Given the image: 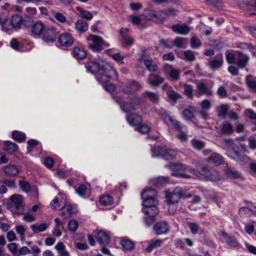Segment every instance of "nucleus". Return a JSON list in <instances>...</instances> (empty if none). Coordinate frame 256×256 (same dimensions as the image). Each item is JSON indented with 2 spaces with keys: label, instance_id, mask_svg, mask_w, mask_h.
<instances>
[{
  "label": "nucleus",
  "instance_id": "7ed1b4c3",
  "mask_svg": "<svg viewBox=\"0 0 256 256\" xmlns=\"http://www.w3.org/2000/svg\"><path fill=\"white\" fill-rule=\"evenodd\" d=\"M10 202L7 203V208L12 212L18 214L24 213V208L22 206V196L20 194H14L10 198Z\"/></svg>",
  "mask_w": 256,
  "mask_h": 256
},
{
  "label": "nucleus",
  "instance_id": "f8f14e48",
  "mask_svg": "<svg viewBox=\"0 0 256 256\" xmlns=\"http://www.w3.org/2000/svg\"><path fill=\"white\" fill-rule=\"evenodd\" d=\"M250 60L248 56L241 52H238V56L236 60V66L238 68H244L248 64Z\"/></svg>",
  "mask_w": 256,
  "mask_h": 256
},
{
  "label": "nucleus",
  "instance_id": "f257e3e1",
  "mask_svg": "<svg viewBox=\"0 0 256 256\" xmlns=\"http://www.w3.org/2000/svg\"><path fill=\"white\" fill-rule=\"evenodd\" d=\"M183 190L180 188H176L172 192H166V202L168 206L170 214H174L178 208V204L183 196Z\"/></svg>",
  "mask_w": 256,
  "mask_h": 256
},
{
  "label": "nucleus",
  "instance_id": "09e8293b",
  "mask_svg": "<svg viewBox=\"0 0 256 256\" xmlns=\"http://www.w3.org/2000/svg\"><path fill=\"white\" fill-rule=\"evenodd\" d=\"M100 203L104 206H111L114 203L113 198L110 196H102L100 200Z\"/></svg>",
  "mask_w": 256,
  "mask_h": 256
},
{
  "label": "nucleus",
  "instance_id": "ddd939ff",
  "mask_svg": "<svg viewBox=\"0 0 256 256\" xmlns=\"http://www.w3.org/2000/svg\"><path fill=\"white\" fill-rule=\"evenodd\" d=\"M66 195L60 194L58 196L56 197L50 202V206L51 208L56 210L57 208H60L66 205Z\"/></svg>",
  "mask_w": 256,
  "mask_h": 256
},
{
  "label": "nucleus",
  "instance_id": "5fc2aeb1",
  "mask_svg": "<svg viewBox=\"0 0 256 256\" xmlns=\"http://www.w3.org/2000/svg\"><path fill=\"white\" fill-rule=\"evenodd\" d=\"M164 150V148L159 146H154L152 149V156L155 157H162Z\"/></svg>",
  "mask_w": 256,
  "mask_h": 256
},
{
  "label": "nucleus",
  "instance_id": "c9c22d12",
  "mask_svg": "<svg viewBox=\"0 0 256 256\" xmlns=\"http://www.w3.org/2000/svg\"><path fill=\"white\" fill-rule=\"evenodd\" d=\"M176 152L174 150L164 148L162 158L165 160H172L176 156Z\"/></svg>",
  "mask_w": 256,
  "mask_h": 256
},
{
  "label": "nucleus",
  "instance_id": "8fccbe9b",
  "mask_svg": "<svg viewBox=\"0 0 256 256\" xmlns=\"http://www.w3.org/2000/svg\"><path fill=\"white\" fill-rule=\"evenodd\" d=\"M194 107H190L183 110L182 114L184 118L186 120H190L194 118L193 111L194 110Z\"/></svg>",
  "mask_w": 256,
  "mask_h": 256
},
{
  "label": "nucleus",
  "instance_id": "864d4df0",
  "mask_svg": "<svg viewBox=\"0 0 256 256\" xmlns=\"http://www.w3.org/2000/svg\"><path fill=\"white\" fill-rule=\"evenodd\" d=\"M15 230L18 234L20 236V240L22 241L24 240L25 237V233L26 232V228L22 224L16 225Z\"/></svg>",
  "mask_w": 256,
  "mask_h": 256
},
{
  "label": "nucleus",
  "instance_id": "3c124183",
  "mask_svg": "<svg viewBox=\"0 0 256 256\" xmlns=\"http://www.w3.org/2000/svg\"><path fill=\"white\" fill-rule=\"evenodd\" d=\"M239 214L240 217L246 218L251 216L253 214V211L248 207L244 206L240 209Z\"/></svg>",
  "mask_w": 256,
  "mask_h": 256
},
{
  "label": "nucleus",
  "instance_id": "4be33fe9",
  "mask_svg": "<svg viewBox=\"0 0 256 256\" xmlns=\"http://www.w3.org/2000/svg\"><path fill=\"white\" fill-rule=\"evenodd\" d=\"M96 241L103 245H107L110 242L108 235L105 232L100 230L97 233L96 237Z\"/></svg>",
  "mask_w": 256,
  "mask_h": 256
},
{
  "label": "nucleus",
  "instance_id": "f3484780",
  "mask_svg": "<svg viewBox=\"0 0 256 256\" xmlns=\"http://www.w3.org/2000/svg\"><path fill=\"white\" fill-rule=\"evenodd\" d=\"M164 70L166 74L168 76L173 80H176L179 78L180 70L173 68L171 65L166 64Z\"/></svg>",
  "mask_w": 256,
  "mask_h": 256
},
{
  "label": "nucleus",
  "instance_id": "473e14b6",
  "mask_svg": "<svg viewBox=\"0 0 256 256\" xmlns=\"http://www.w3.org/2000/svg\"><path fill=\"white\" fill-rule=\"evenodd\" d=\"M157 193V191L156 189L150 188L142 191L141 194V197L142 198H156Z\"/></svg>",
  "mask_w": 256,
  "mask_h": 256
},
{
  "label": "nucleus",
  "instance_id": "dca6fc26",
  "mask_svg": "<svg viewBox=\"0 0 256 256\" xmlns=\"http://www.w3.org/2000/svg\"><path fill=\"white\" fill-rule=\"evenodd\" d=\"M238 6L240 8H254L256 10V0H237ZM256 15V12H252L250 16Z\"/></svg>",
  "mask_w": 256,
  "mask_h": 256
},
{
  "label": "nucleus",
  "instance_id": "412c9836",
  "mask_svg": "<svg viewBox=\"0 0 256 256\" xmlns=\"http://www.w3.org/2000/svg\"><path fill=\"white\" fill-rule=\"evenodd\" d=\"M176 15V11L172 8L164 10L154 14V16L155 18H158L160 17H162L161 20H164L168 16H174Z\"/></svg>",
  "mask_w": 256,
  "mask_h": 256
},
{
  "label": "nucleus",
  "instance_id": "c03bdc74",
  "mask_svg": "<svg viewBox=\"0 0 256 256\" xmlns=\"http://www.w3.org/2000/svg\"><path fill=\"white\" fill-rule=\"evenodd\" d=\"M10 20L14 28H19L22 24V18L18 14L13 16L10 18Z\"/></svg>",
  "mask_w": 256,
  "mask_h": 256
},
{
  "label": "nucleus",
  "instance_id": "a18cd8bd",
  "mask_svg": "<svg viewBox=\"0 0 256 256\" xmlns=\"http://www.w3.org/2000/svg\"><path fill=\"white\" fill-rule=\"evenodd\" d=\"M4 148L8 152L12 153L17 150L18 146L16 143L7 141L4 144Z\"/></svg>",
  "mask_w": 256,
  "mask_h": 256
},
{
  "label": "nucleus",
  "instance_id": "a19ab883",
  "mask_svg": "<svg viewBox=\"0 0 256 256\" xmlns=\"http://www.w3.org/2000/svg\"><path fill=\"white\" fill-rule=\"evenodd\" d=\"M226 243L232 248H236L237 249L241 248L240 244L234 236H228L226 238Z\"/></svg>",
  "mask_w": 256,
  "mask_h": 256
},
{
  "label": "nucleus",
  "instance_id": "69168bd1",
  "mask_svg": "<svg viewBox=\"0 0 256 256\" xmlns=\"http://www.w3.org/2000/svg\"><path fill=\"white\" fill-rule=\"evenodd\" d=\"M28 144V151L30 153L33 149L38 145V142L36 140L31 139L27 141Z\"/></svg>",
  "mask_w": 256,
  "mask_h": 256
},
{
  "label": "nucleus",
  "instance_id": "de8ad7c7",
  "mask_svg": "<svg viewBox=\"0 0 256 256\" xmlns=\"http://www.w3.org/2000/svg\"><path fill=\"white\" fill-rule=\"evenodd\" d=\"M144 96L148 97L153 104L158 103L159 97L156 93L146 91L144 94Z\"/></svg>",
  "mask_w": 256,
  "mask_h": 256
},
{
  "label": "nucleus",
  "instance_id": "e2e57ef3",
  "mask_svg": "<svg viewBox=\"0 0 256 256\" xmlns=\"http://www.w3.org/2000/svg\"><path fill=\"white\" fill-rule=\"evenodd\" d=\"M19 185L20 188L24 192H28L31 189L30 185L28 182L20 180Z\"/></svg>",
  "mask_w": 256,
  "mask_h": 256
},
{
  "label": "nucleus",
  "instance_id": "9b49d317",
  "mask_svg": "<svg viewBox=\"0 0 256 256\" xmlns=\"http://www.w3.org/2000/svg\"><path fill=\"white\" fill-rule=\"evenodd\" d=\"M208 66L212 70H218L223 64V56L221 54H218L215 57L208 60Z\"/></svg>",
  "mask_w": 256,
  "mask_h": 256
},
{
  "label": "nucleus",
  "instance_id": "0e129e2a",
  "mask_svg": "<svg viewBox=\"0 0 256 256\" xmlns=\"http://www.w3.org/2000/svg\"><path fill=\"white\" fill-rule=\"evenodd\" d=\"M191 143L194 148L197 150H201L204 146V143L202 141L198 140L194 138L192 140Z\"/></svg>",
  "mask_w": 256,
  "mask_h": 256
},
{
  "label": "nucleus",
  "instance_id": "2f4dec72",
  "mask_svg": "<svg viewBox=\"0 0 256 256\" xmlns=\"http://www.w3.org/2000/svg\"><path fill=\"white\" fill-rule=\"evenodd\" d=\"M120 244L122 247V248L126 251L131 252L135 248V244L132 240L127 239V238H123L120 241Z\"/></svg>",
  "mask_w": 256,
  "mask_h": 256
},
{
  "label": "nucleus",
  "instance_id": "4d7b16f0",
  "mask_svg": "<svg viewBox=\"0 0 256 256\" xmlns=\"http://www.w3.org/2000/svg\"><path fill=\"white\" fill-rule=\"evenodd\" d=\"M190 44L191 48L194 49L198 48L202 44L200 40L196 36H192L191 38Z\"/></svg>",
  "mask_w": 256,
  "mask_h": 256
},
{
  "label": "nucleus",
  "instance_id": "72a5a7b5",
  "mask_svg": "<svg viewBox=\"0 0 256 256\" xmlns=\"http://www.w3.org/2000/svg\"><path fill=\"white\" fill-rule=\"evenodd\" d=\"M210 160L216 166L221 165L224 162V158L216 152L212 154L210 157Z\"/></svg>",
  "mask_w": 256,
  "mask_h": 256
},
{
  "label": "nucleus",
  "instance_id": "39448f33",
  "mask_svg": "<svg viewBox=\"0 0 256 256\" xmlns=\"http://www.w3.org/2000/svg\"><path fill=\"white\" fill-rule=\"evenodd\" d=\"M166 166L172 170V175L173 176L184 178H190L192 177V176L182 172L186 169V166L181 163H170L168 165H166Z\"/></svg>",
  "mask_w": 256,
  "mask_h": 256
},
{
  "label": "nucleus",
  "instance_id": "4c0bfd02",
  "mask_svg": "<svg viewBox=\"0 0 256 256\" xmlns=\"http://www.w3.org/2000/svg\"><path fill=\"white\" fill-rule=\"evenodd\" d=\"M186 224L192 234H197L200 230V224L194 222L188 221Z\"/></svg>",
  "mask_w": 256,
  "mask_h": 256
},
{
  "label": "nucleus",
  "instance_id": "f03ea898",
  "mask_svg": "<svg viewBox=\"0 0 256 256\" xmlns=\"http://www.w3.org/2000/svg\"><path fill=\"white\" fill-rule=\"evenodd\" d=\"M224 148L227 150L228 156L238 162H246L248 158L246 154H242L238 150V148L232 140H225Z\"/></svg>",
  "mask_w": 256,
  "mask_h": 256
},
{
  "label": "nucleus",
  "instance_id": "f704fd0d",
  "mask_svg": "<svg viewBox=\"0 0 256 256\" xmlns=\"http://www.w3.org/2000/svg\"><path fill=\"white\" fill-rule=\"evenodd\" d=\"M75 28L77 31L80 32H85L88 28L87 22L82 20H78L75 23Z\"/></svg>",
  "mask_w": 256,
  "mask_h": 256
},
{
  "label": "nucleus",
  "instance_id": "49530a36",
  "mask_svg": "<svg viewBox=\"0 0 256 256\" xmlns=\"http://www.w3.org/2000/svg\"><path fill=\"white\" fill-rule=\"evenodd\" d=\"M2 31L6 32L12 30L14 28L10 19H5L2 22Z\"/></svg>",
  "mask_w": 256,
  "mask_h": 256
},
{
  "label": "nucleus",
  "instance_id": "338daca9",
  "mask_svg": "<svg viewBox=\"0 0 256 256\" xmlns=\"http://www.w3.org/2000/svg\"><path fill=\"white\" fill-rule=\"evenodd\" d=\"M186 130L177 131L178 133L176 135V136L182 142H186L188 139V136L186 133Z\"/></svg>",
  "mask_w": 256,
  "mask_h": 256
},
{
  "label": "nucleus",
  "instance_id": "b1692460",
  "mask_svg": "<svg viewBox=\"0 0 256 256\" xmlns=\"http://www.w3.org/2000/svg\"><path fill=\"white\" fill-rule=\"evenodd\" d=\"M126 120L132 126H139L142 122V118L136 113L129 114Z\"/></svg>",
  "mask_w": 256,
  "mask_h": 256
},
{
  "label": "nucleus",
  "instance_id": "bf43d9fd",
  "mask_svg": "<svg viewBox=\"0 0 256 256\" xmlns=\"http://www.w3.org/2000/svg\"><path fill=\"white\" fill-rule=\"evenodd\" d=\"M228 107L226 104H222L220 106L218 110V116L219 117H222L223 118H225L226 114L228 113Z\"/></svg>",
  "mask_w": 256,
  "mask_h": 256
},
{
  "label": "nucleus",
  "instance_id": "58836bf2",
  "mask_svg": "<svg viewBox=\"0 0 256 256\" xmlns=\"http://www.w3.org/2000/svg\"><path fill=\"white\" fill-rule=\"evenodd\" d=\"M174 45L176 48H185L187 46L186 39L181 37H176L173 42Z\"/></svg>",
  "mask_w": 256,
  "mask_h": 256
},
{
  "label": "nucleus",
  "instance_id": "37998d69",
  "mask_svg": "<svg viewBox=\"0 0 256 256\" xmlns=\"http://www.w3.org/2000/svg\"><path fill=\"white\" fill-rule=\"evenodd\" d=\"M12 138L19 142H22L25 141L26 139V134L21 132L18 130H14L12 132Z\"/></svg>",
  "mask_w": 256,
  "mask_h": 256
},
{
  "label": "nucleus",
  "instance_id": "9d476101",
  "mask_svg": "<svg viewBox=\"0 0 256 256\" xmlns=\"http://www.w3.org/2000/svg\"><path fill=\"white\" fill-rule=\"evenodd\" d=\"M158 200L152 201V206L144 207L143 209L144 213L148 217L154 218L159 212V210L156 207Z\"/></svg>",
  "mask_w": 256,
  "mask_h": 256
},
{
  "label": "nucleus",
  "instance_id": "423d86ee",
  "mask_svg": "<svg viewBox=\"0 0 256 256\" xmlns=\"http://www.w3.org/2000/svg\"><path fill=\"white\" fill-rule=\"evenodd\" d=\"M74 38L72 34L67 32L61 34L58 38V44L60 48L70 47L73 44Z\"/></svg>",
  "mask_w": 256,
  "mask_h": 256
},
{
  "label": "nucleus",
  "instance_id": "393cba45",
  "mask_svg": "<svg viewBox=\"0 0 256 256\" xmlns=\"http://www.w3.org/2000/svg\"><path fill=\"white\" fill-rule=\"evenodd\" d=\"M76 193L82 198H88L90 194V191L88 186L84 184H80L76 189Z\"/></svg>",
  "mask_w": 256,
  "mask_h": 256
},
{
  "label": "nucleus",
  "instance_id": "774afa93",
  "mask_svg": "<svg viewBox=\"0 0 256 256\" xmlns=\"http://www.w3.org/2000/svg\"><path fill=\"white\" fill-rule=\"evenodd\" d=\"M138 126V130L142 134H147L150 130V128L146 124H141Z\"/></svg>",
  "mask_w": 256,
  "mask_h": 256
},
{
  "label": "nucleus",
  "instance_id": "cd10ccee",
  "mask_svg": "<svg viewBox=\"0 0 256 256\" xmlns=\"http://www.w3.org/2000/svg\"><path fill=\"white\" fill-rule=\"evenodd\" d=\"M4 172L6 175L8 176H16L19 172L18 168L13 164H8L4 168Z\"/></svg>",
  "mask_w": 256,
  "mask_h": 256
},
{
  "label": "nucleus",
  "instance_id": "79ce46f5",
  "mask_svg": "<svg viewBox=\"0 0 256 256\" xmlns=\"http://www.w3.org/2000/svg\"><path fill=\"white\" fill-rule=\"evenodd\" d=\"M48 228V226L46 224H32L30 226V228L35 234H38L40 232H42L46 230Z\"/></svg>",
  "mask_w": 256,
  "mask_h": 256
},
{
  "label": "nucleus",
  "instance_id": "a878e982",
  "mask_svg": "<svg viewBox=\"0 0 256 256\" xmlns=\"http://www.w3.org/2000/svg\"><path fill=\"white\" fill-rule=\"evenodd\" d=\"M140 60L143 62L146 68L150 72H156L158 68L156 63L151 58L142 57Z\"/></svg>",
  "mask_w": 256,
  "mask_h": 256
},
{
  "label": "nucleus",
  "instance_id": "6e6d98bb",
  "mask_svg": "<svg viewBox=\"0 0 256 256\" xmlns=\"http://www.w3.org/2000/svg\"><path fill=\"white\" fill-rule=\"evenodd\" d=\"M120 108L125 112H130L135 110L134 105L131 102H126L123 104H120Z\"/></svg>",
  "mask_w": 256,
  "mask_h": 256
},
{
  "label": "nucleus",
  "instance_id": "a211bd4d",
  "mask_svg": "<svg viewBox=\"0 0 256 256\" xmlns=\"http://www.w3.org/2000/svg\"><path fill=\"white\" fill-rule=\"evenodd\" d=\"M234 132L233 127L232 125L228 122H223L220 126V130L218 133L220 135L229 136Z\"/></svg>",
  "mask_w": 256,
  "mask_h": 256
},
{
  "label": "nucleus",
  "instance_id": "6e6552de",
  "mask_svg": "<svg viewBox=\"0 0 256 256\" xmlns=\"http://www.w3.org/2000/svg\"><path fill=\"white\" fill-rule=\"evenodd\" d=\"M56 30L52 26H46L41 37L46 42H53L56 40Z\"/></svg>",
  "mask_w": 256,
  "mask_h": 256
},
{
  "label": "nucleus",
  "instance_id": "aec40b11",
  "mask_svg": "<svg viewBox=\"0 0 256 256\" xmlns=\"http://www.w3.org/2000/svg\"><path fill=\"white\" fill-rule=\"evenodd\" d=\"M164 242L163 240L154 238L148 242V246L145 250L148 252H150L154 249L160 247Z\"/></svg>",
  "mask_w": 256,
  "mask_h": 256
},
{
  "label": "nucleus",
  "instance_id": "c85d7f7f",
  "mask_svg": "<svg viewBox=\"0 0 256 256\" xmlns=\"http://www.w3.org/2000/svg\"><path fill=\"white\" fill-rule=\"evenodd\" d=\"M128 29L122 28L120 30V34L125 44L128 46H132L134 44V40L128 34Z\"/></svg>",
  "mask_w": 256,
  "mask_h": 256
},
{
  "label": "nucleus",
  "instance_id": "e433bc0d",
  "mask_svg": "<svg viewBox=\"0 0 256 256\" xmlns=\"http://www.w3.org/2000/svg\"><path fill=\"white\" fill-rule=\"evenodd\" d=\"M74 56L76 59L82 60L86 57V52L82 48L75 46L73 48Z\"/></svg>",
  "mask_w": 256,
  "mask_h": 256
},
{
  "label": "nucleus",
  "instance_id": "5701e85b",
  "mask_svg": "<svg viewBox=\"0 0 256 256\" xmlns=\"http://www.w3.org/2000/svg\"><path fill=\"white\" fill-rule=\"evenodd\" d=\"M46 25L42 22H36L31 28L32 33L36 36H41Z\"/></svg>",
  "mask_w": 256,
  "mask_h": 256
},
{
  "label": "nucleus",
  "instance_id": "2eb2a0df",
  "mask_svg": "<svg viewBox=\"0 0 256 256\" xmlns=\"http://www.w3.org/2000/svg\"><path fill=\"white\" fill-rule=\"evenodd\" d=\"M200 174L212 181H216L218 179L216 172L210 170L208 167H203L200 170Z\"/></svg>",
  "mask_w": 256,
  "mask_h": 256
},
{
  "label": "nucleus",
  "instance_id": "603ef678",
  "mask_svg": "<svg viewBox=\"0 0 256 256\" xmlns=\"http://www.w3.org/2000/svg\"><path fill=\"white\" fill-rule=\"evenodd\" d=\"M154 112L160 115L165 122H166L168 117L170 116L168 112L162 108H154Z\"/></svg>",
  "mask_w": 256,
  "mask_h": 256
},
{
  "label": "nucleus",
  "instance_id": "ea45409f",
  "mask_svg": "<svg viewBox=\"0 0 256 256\" xmlns=\"http://www.w3.org/2000/svg\"><path fill=\"white\" fill-rule=\"evenodd\" d=\"M60 256H68L69 253L66 249V246L63 242H59L54 246Z\"/></svg>",
  "mask_w": 256,
  "mask_h": 256
},
{
  "label": "nucleus",
  "instance_id": "7c9ffc66",
  "mask_svg": "<svg viewBox=\"0 0 256 256\" xmlns=\"http://www.w3.org/2000/svg\"><path fill=\"white\" fill-rule=\"evenodd\" d=\"M197 88L199 92L202 94H205L207 96H211L213 94V92L211 90V88L204 83L198 84Z\"/></svg>",
  "mask_w": 256,
  "mask_h": 256
},
{
  "label": "nucleus",
  "instance_id": "bb28decb",
  "mask_svg": "<svg viewBox=\"0 0 256 256\" xmlns=\"http://www.w3.org/2000/svg\"><path fill=\"white\" fill-rule=\"evenodd\" d=\"M224 173L227 178L232 179L237 178L240 176L238 171L233 168L228 167V165L224 168Z\"/></svg>",
  "mask_w": 256,
  "mask_h": 256
},
{
  "label": "nucleus",
  "instance_id": "4468645a",
  "mask_svg": "<svg viewBox=\"0 0 256 256\" xmlns=\"http://www.w3.org/2000/svg\"><path fill=\"white\" fill-rule=\"evenodd\" d=\"M168 124L170 125L176 131L186 130V126L182 124L180 122L175 119L173 116H170L166 122Z\"/></svg>",
  "mask_w": 256,
  "mask_h": 256
},
{
  "label": "nucleus",
  "instance_id": "c756f323",
  "mask_svg": "<svg viewBox=\"0 0 256 256\" xmlns=\"http://www.w3.org/2000/svg\"><path fill=\"white\" fill-rule=\"evenodd\" d=\"M74 208V206L72 205H68L66 206L65 205L62 206L61 216L64 219L70 217L74 212L73 210Z\"/></svg>",
  "mask_w": 256,
  "mask_h": 256
},
{
  "label": "nucleus",
  "instance_id": "680f3d73",
  "mask_svg": "<svg viewBox=\"0 0 256 256\" xmlns=\"http://www.w3.org/2000/svg\"><path fill=\"white\" fill-rule=\"evenodd\" d=\"M102 86L106 91L111 94L116 90V86L111 84L110 81H106L104 83H102Z\"/></svg>",
  "mask_w": 256,
  "mask_h": 256
},
{
  "label": "nucleus",
  "instance_id": "052dcab7",
  "mask_svg": "<svg viewBox=\"0 0 256 256\" xmlns=\"http://www.w3.org/2000/svg\"><path fill=\"white\" fill-rule=\"evenodd\" d=\"M78 223L76 220H71L68 224V228L70 231L75 232L78 228Z\"/></svg>",
  "mask_w": 256,
  "mask_h": 256
},
{
  "label": "nucleus",
  "instance_id": "20e7f679",
  "mask_svg": "<svg viewBox=\"0 0 256 256\" xmlns=\"http://www.w3.org/2000/svg\"><path fill=\"white\" fill-rule=\"evenodd\" d=\"M86 40L88 42H92L93 44H90L88 48L94 52H100L104 48L108 47L109 44L100 36L90 34L88 36Z\"/></svg>",
  "mask_w": 256,
  "mask_h": 256
},
{
  "label": "nucleus",
  "instance_id": "13d9d810",
  "mask_svg": "<svg viewBox=\"0 0 256 256\" xmlns=\"http://www.w3.org/2000/svg\"><path fill=\"white\" fill-rule=\"evenodd\" d=\"M104 76L107 78H111L113 80H116L118 78L116 72L112 68L108 72H106Z\"/></svg>",
  "mask_w": 256,
  "mask_h": 256
},
{
  "label": "nucleus",
  "instance_id": "1a4fd4ad",
  "mask_svg": "<svg viewBox=\"0 0 256 256\" xmlns=\"http://www.w3.org/2000/svg\"><path fill=\"white\" fill-rule=\"evenodd\" d=\"M100 62L102 61V60L90 61L86 64L85 67L88 72L92 74H96L100 70L102 67Z\"/></svg>",
  "mask_w": 256,
  "mask_h": 256
},
{
  "label": "nucleus",
  "instance_id": "6ab92c4d",
  "mask_svg": "<svg viewBox=\"0 0 256 256\" xmlns=\"http://www.w3.org/2000/svg\"><path fill=\"white\" fill-rule=\"evenodd\" d=\"M171 28L174 32L184 35L187 34L190 31V28L185 24H174Z\"/></svg>",
  "mask_w": 256,
  "mask_h": 256
},
{
  "label": "nucleus",
  "instance_id": "0eeeda50",
  "mask_svg": "<svg viewBox=\"0 0 256 256\" xmlns=\"http://www.w3.org/2000/svg\"><path fill=\"white\" fill-rule=\"evenodd\" d=\"M170 226L166 221H160L156 223L153 227L156 236L167 234L170 230Z\"/></svg>",
  "mask_w": 256,
  "mask_h": 256
}]
</instances>
